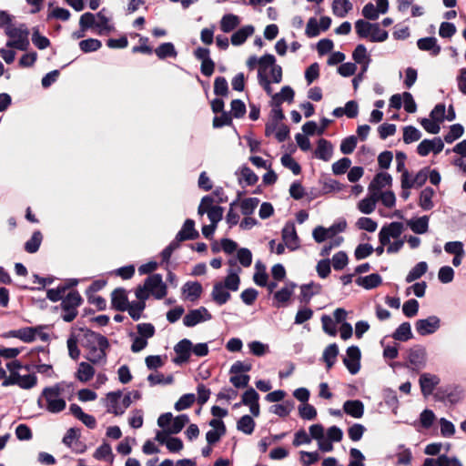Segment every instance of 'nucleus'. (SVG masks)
<instances>
[{"mask_svg":"<svg viewBox=\"0 0 466 466\" xmlns=\"http://www.w3.org/2000/svg\"><path fill=\"white\" fill-rule=\"evenodd\" d=\"M32 42L40 50L46 49L51 45L47 37L40 35L37 27L33 28Z\"/></svg>","mask_w":466,"mask_h":466,"instance_id":"obj_55","label":"nucleus"},{"mask_svg":"<svg viewBox=\"0 0 466 466\" xmlns=\"http://www.w3.org/2000/svg\"><path fill=\"white\" fill-rule=\"evenodd\" d=\"M79 26L83 32L92 27H96V15L90 12H86L80 16Z\"/></svg>","mask_w":466,"mask_h":466,"instance_id":"obj_51","label":"nucleus"},{"mask_svg":"<svg viewBox=\"0 0 466 466\" xmlns=\"http://www.w3.org/2000/svg\"><path fill=\"white\" fill-rule=\"evenodd\" d=\"M144 285L157 299H162L167 295V285L163 282L160 274L149 275L145 279Z\"/></svg>","mask_w":466,"mask_h":466,"instance_id":"obj_4","label":"nucleus"},{"mask_svg":"<svg viewBox=\"0 0 466 466\" xmlns=\"http://www.w3.org/2000/svg\"><path fill=\"white\" fill-rule=\"evenodd\" d=\"M392 338L399 341H408L413 338L410 324L409 322L401 323L392 334Z\"/></svg>","mask_w":466,"mask_h":466,"instance_id":"obj_31","label":"nucleus"},{"mask_svg":"<svg viewBox=\"0 0 466 466\" xmlns=\"http://www.w3.org/2000/svg\"><path fill=\"white\" fill-rule=\"evenodd\" d=\"M222 282H216L211 292L212 299L219 306L226 304L231 295Z\"/></svg>","mask_w":466,"mask_h":466,"instance_id":"obj_21","label":"nucleus"},{"mask_svg":"<svg viewBox=\"0 0 466 466\" xmlns=\"http://www.w3.org/2000/svg\"><path fill=\"white\" fill-rule=\"evenodd\" d=\"M122 397L121 390L111 391L106 395V407L107 412L113 413L116 416L122 415L124 413V409H121V405L119 404L120 399Z\"/></svg>","mask_w":466,"mask_h":466,"instance_id":"obj_15","label":"nucleus"},{"mask_svg":"<svg viewBox=\"0 0 466 466\" xmlns=\"http://www.w3.org/2000/svg\"><path fill=\"white\" fill-rule=\"evenodd\" d=\"M241 271L240 268H238V270L233 271L230 269L228 274L224 279L223 285L227 288V289L231 291H237L238 289L240 284V278L238 276V272Z\"/></svg>","mask_w":466,"mask_h":466,"instance_id":"obj_39","label":"nucleus"},{"mask_svg":"<svg viewBox=\"0 0 466 466\" xmlns=\"http://www.w3.org/2000/svg\"><path fill=\"white\" fill-rule=\"evenodd\" d=\"M294 90L289 86H285L281 88L279 93L272 96L273 106H280L284 101L291 103L294 99Z\"/></svg>","mask_w":466,"mask_h":466,"instance_id":"obj_27","label":"nucleus"},{"mask_svg":"<svg viewBox=\"0 0 466 466\" xmlns=\"http://www.w3.org/2000/svg\"><path fill=\"white\" fill-rule=\"evenodd\" d=\"M343 410L346 414L360 419L364 414V405L359 400H346L343 404Z\"/></svg>","mask_w":466,"mask_h":466,"instance_id":"obj_20","label":"nucleus"},{"mask_svg":"<svg viewBox=\"0 0 466 466\" xmlns=\"http://www.w3.org/2000/svg\"><path fill=\"white\" fill-rule=\"evenodd\" d=\"M444 143L441 137H437L433 139H424L417 147V152L421 157H426L432 151L434 154H439L442 151Z\"/></svg>","mask_w":466,"mask_h":466,"instance_id":"obj_10","label":"nucleus"},{"mask_svg":"<svg viewBox=\"0 0 466 466\" xmlns=\"http://www.w3.org/2000/svg\"><path fill=\"white\" fill-rule=\"evenodd\" d=\"M5 32L12 40L25 38L29 36L30 34L25 24H21L18 27L7 26Z\"/></svg>","mask_w":466,"mask_h":466,"instance_id":"obj_35","label":"nucleus"},{"mask_svg":"<svg viewBox=\"0 0 466 466\" xmlns=\"http://www.w3.org/2000/svg\"><path fill=\"white\" fill-rule=\"evenodd\" d=\"M70 286H58L56 289H50L46 292V298L52 302H57L65 298V293Z\"/></svg>","mask_w":466,"mask_h":466,"instance_id":"obj_53","label":"nucleus"},{"mask_svg":"<svg viewBox=\"0 0 466 466\" xmlns=\"http://www.w3.org/2000/svg\"><path fill=\"white\" fill-rule=\"evenodd\" d=\"M440 383V378L431 373H423L420 377V386L424 396L431 395Z\"/></svg>","mask_w":466,"mask_h":466,"instance_id":"obj_12","label":"nucleus"},{"mask_svg":"<svg viewBox=\"0 0 466 466\" xmlns=\"http://www.w3.org/2000/svg\"><path fill=\"white\" fill-rule=\"evenodd\" d=\"M94 458L96 460H107L109 458V461L113 462L114 455L112 453V449L109 443L103 442L102 445H100L96 451L94 452Z\"/></svg>","mask_w":466,"mask_h":466,"instance_id":"obj_45","label":"nucleus"},{"mask_svg":"<svg viewBox=\"0 0 466 466\" xmlns=\"http://www.w3.org/2000/svg\"><path fill=\"white\" fill-rule=\"evenodd\" d=\"M382 282L381 277L378 273H372L365 277H359L356 283L365 289H372L379 287Z\"/></svg>","mask_w":466,"mask_h":466,"instance_id":"obj_26","label":"nucleus"},{"mask_svg":"<svg viewBox=\"0 0 466 466\" xmlns=\"http://www.w3.org/2000/svg\"><path fill=\"white\" fill-rule=\"evenodd\" d=\"M44 326H36V327H25L19 329L18 339L25 343H30L35 340V336L38 333V330L43 329Z\"/></svg>","mask_w":466,"mask_h":466,"instance_id":"obj_37","label":"nucleus"},{"mask_svg":"<svg viewBox=\"0 0 466 466\" xmlns=\"http://www.w3.org/2000/svg\"><path fill=\"white\" fill-rule=\"evenodd\" d=\"M231 111L229 112L231 116L235 118H241L246 114V105L240 99H233L231 101Z\"/></svg>","mask_w":466,"mask_h":466,"instance_id":"obj_60","label":"nucleus"},{"mask_svg":"<svg viewBox=\"0 0 466 466\" xmlns=\"http://www.w3.org/2000/svg\"><path fill=\"white\" fill-rule=\"evenodd\" d=\"M348 262V255L344 251H339L332 257V266L335 270H342Z\"/></svg>","mask_w":466,"mask_h":466,"instance_id":"obj_64","label":"nucleus"},{"mask_svg":"<svg viewBox=\"0 0 466 466\" xmlns=\"http://www.w3.org/2000/svg\"><path fill=\"white\" fill-rule=\"evenodd\" d=\"M146 308V302L144 301H133L128 304V311L129 316L133 320L137 321L141 318V314Z\"/></svg>","mask_w":466,"mask_h":466,"instance_id":"obj_48","label":"nucleus"},{"mask_svg":"<svg viewBox=\"0 0 466 466\" xmlns=\"http://www.w3.org/2000/svg\"><path fill=\"white\" fill-rule=\"evenodd\" d=\"M95 375V369L93 366L87 362H81L79 364L76 378L81 382H87L89 381Z\"/></svg>","mask_w":466,"mask_h":466,"instance_id":"obj_41","label":"nucleus"},{"mask_svg":"<svg viewBox=\"0 0 466 466\" xmlns=\"http://www.w3.org/2000/svg\"><path fill=\"white\" fill-rule=\"evenodd\" d=\"M84 299L77 290L68 292L60 303V308L63 310L61 315L65 322H72L78 314V307L83 303Z\"/></svg>","mask_w":466,"mask_h":466,"instance_id":"obj_3","label":"nucleus"},{"mask_svg":"<svg viewBox=\"0 0 466 466\" xmlns=\"http://www.w3.org/2000/svg\"><path fill=\"white\" fill-rule=\"evenodd\" d=\"M421 137L419 129L412 126H408L403 128V141L405 144H410L418 141Z\"/></svg>","mask_w":466,"mask_h":466,"instance_id":"obj_50","label":"nucleus"},{"mask_svg":"<svg viewBox=\"0 0 466 466\" xmlns=\"http://www.w3.org/2000/svg\"><path fill=\"white\" fill-rule=\"evenodd\" d=\"M80 330L84 332L83 347L88 350L86 359L93 364L105 362L106 350L109 348L107 338L87 328H81Z\"/></svg>","mask_w":466,"mask_h":466,"instance_id":"obj_1","label":"nucleus"},{"mask_svg":"<svg viewBox=\"0 0 466 466\" xmlns=\"http://www.w3.org/2000/svg\"><path fill=\"white\" fill-rule=\"evenodd\" d=\"M240 174L242 177L238 179L239 184H241L242 179L248 186H253L258 181V177L247 166L241 167Z\"/></svg>","mask_w":466,"mask_h":466,"instance_id":"obj_54","label":"nucleus"},{"mask_svg":"<svg viewBox=\"0 0 466 466\" xmlns=\"http://www.w3.org/2000/svg\"><path fill=\"white\" fill-rule=\"evenodd\" d=\"M43 241V235L40 230H35L31 238L25 243V250L33 254L38 251Z\"/></svg>","mask_w":466,"mask_h":466,"instance_id":"obj_36","label":"nucleus"},{"mask_svg":"<svg viewBox=\"0 0 466 466\" xmlns=\"http://www.w3.org/2000/svg\"><path fill=\"white\" fill-rule=\"evenodd\" d=\"M419 307V302L415 299H410L404 302L402 312L407 318H412L418 314Z\"/></svg>","mask_w":466,"mask_h":466,"instance_id":"obj_62","label":"nucleus"},{"mask_svg":"<svg viewBox=\"0 0 466 466\" xmlns=\"http://www.w3.org/2000/svg\"><path fill=\"white\" fill-rule=\"evenodd\" d=\"M258 77L268 76L267 71L269 67H272L276 65V58L271 54H265L258 59Z\"/></svg>","mask_w":466,"mask_h":466,"instance_id":"obj_34","label":"nucleus"},{"mask_svg":"<svg viewBox=\"0 0 466 466\" xmlns=\"http://www.w3.org/2000/svg\"><path fill=\"white\" fill-rule=\"evenodd\" d=\"M172 421L171 427L167 429V433L177 434L183 430L186 424L188 423L189 418L187 414H181L173 418Z\"/></svg>","mask_w":466,"mask_h":466,"instance_id":"obj_43","label":"nucleus"},{"mask_svg":"<svg viewBox=\"0 0 466 466\" xmlns=\"http://www.w3.org/2000/svg\"><path fill=\"white\" fill-rule=\"evenodd\" d=\"M420 50L429 51L431 56H436L441 53V46L437 44V39L432 36L420 38L417 41Z\"/></svg>","mask_w":466,"mask_h":466,"instance_id":"obj_22","label":"nucleus"},{"mask_svg":"<svg viewBox=\"0 0 466 466\" xmlns=\"http://www.w3.org/2000/svg\"><path fill=\"white\" fill-rule=\"evenodd\" d=\"M441 327V319L439 317L432 315L427 319H418L415 322L416 331L420 336H427L436 332Z\"/></svg>","mask_w":466,"mask_h":466,"instance_id":"obj_8","label":"nucleus"},{"mask_svg":"<svg viewBox=\"0 0 466 466\" xmlns=\"http://www.w3.org/2000/svg\"><path fill=\"white\" fill-rule=\"evenodd\" d=\"M379 199V193L372 191L369 197L358 203V208L363 214H370L375 210L376 203Z\"/></svg>","mask_w":466,"mask_h":466,"instance_id":"obj_23","label":"nucleus"},{"mask_svg":"<svg viewBox=\"0 0 466 466\" xmlns=\"http://www.w3.org/2000/svg\"><path fill=\"white\" fill-rule=\"evenodd\" d=\"M352 9L350 0H333L332 11L338 17H344Z\"/></svg>","mask_w":466,"mask_h":466,"instance_id":"obj_38","label":"nucleus"},{"mask_svg":"<svg viewBox=\"0 0 466 466\" xmlns=\"http://www.w3.org/2000/svg\"><path fill=\"white\" fill-rule=\"evenodd\" d=\"M370 40L371 42H384L388 39L389 34L380 27L378 23L372 24Z\"/></svg>","mask_w":466,"mask_h":466,"instance_id":"obj_59","label":"nucleus"},{"mask_svg":"<svg viewBox=\"0 0 466 466\" xmlns=\"http://www.w3.org/2000/svg\"><path fill=\"white\" fill-rule=\"evenodd\" d=\"M214 93L216 96H228L229 90L228 81L224 76H217L214 80Z\"/></svg>","mask_w":466,"mask_h":466,"instance_id":"obj_47","label":"nucleus"},{"mask_svg":"<svg viewBox=\"0 0 466 466\" xmlns=\"http://www.w3.org/2000/svg\"><path fill=\"white\" fill-rule=\"evenodd\" d=\"M281 164L290 169L294 175H299L301 173L300 165L289 154H285L281 157Z\"/></svg>","mask_w":466,"mask_h":466,"instance_id":"obj_56","label":"nucleus"},{"mask_svg":"<svg viewBox=\"0 0 466 466\" xmlns=\"http://www.w3.org/2000/svg\"><path fill=\"white\" fill-rule=\"evenodd\" d=\"M196 400L195 394L187 393L182 395L175 403V409L177 411L190 408Z\"/></svg>","mask_w":466,"mask_h":466,"instance_id":"obj_52","label":"nucleus"},{"mask_svg":"<svg viewBox=\"0 0 466 466\" xmlns=\"http://www.w3.org/2000/svg\"><path fill=\"white\" fill-rule=\"evenodd\" d=\"M254 26L251 25H245L239 28L238 31L231 35V44L233 46H240L246 42L248 36L254 33Z\"/></svg>","mask_w":466,"mask_h":466,"instance_id":"obj_25","label":"nucleus"},{"mask_svg":"<svg viewBox=\"0 0 466 466\" xmlns=\"http://www.w3.org/2000/svg\"><path fill=\"white\" fill-rule=\"evenodd\" d=\"M346 357L343 363L352 375L357 374L360 370L361 352L358 346H350L346 350Z\"/></svg>","mask_w":466,"mask_h":466,"instance_id":"obj_6","label":"nucleus"},{"mask_svg":"<svg viewBox=\"0 0 466 466\" xmlns=\"http://www.w3.org/2000/svg\"><path fill=\"white\" fill-rule=\"evenodd\" d=\"M240 24V19L238 15L233 14H228L223 15L220 21V29L224 33H229L233 31Z\"/></svg>","mask_w":466,"mask_h":466,"instance_id":"obj_32","label":"nucleus"},{"mask_svg":"<svg viewBox=\"0 0 466 466\" xmlns=\"http://www.w3.org/2000/svg\"><path fill=\"white\" fill-rule=\"evenodd\" d=\"M352 58L357 64H363L367 61V64L370 61V58L367 55V48L364 45L360 44L356 46L352 53Z\"/></svg>","mask_w":466,"mask_h":466,"instance_id":"obj_63","label":"nucleus"},{"mask_svg":"<svg viewBox=\"0 0 466 466\" xmlns=\"http://www.w3.org/2000/svg\"><path fill=\"white\" fill-rule=\"evenodd\" d=\"M428 270V264L425 261L417 263L406 276V282L410 283L421 278Z\"/></svg>","mask_w":466,"mask_h":466,"instance_id":"obj_40","label":"nucleus"},{"mask_svg":"<svg viewBox=\"0 0 466 466\" xmlns=\"http://www.w3.org/2000/svg\"><path fill=\"white\" fill-rule=\"evenodd\" d=\"M422 466H463L457 457L440 455L437 459L426 458Z\"/></svg>","mask_w":466,"mask_h":466,"instance_id":"obj_14","label":"nucleus"},{"mask_svg":"<svg viewBox=\"0 0 466 466\" xmlns=\"http://www.w3.org/2000/svg\"><path fill=\"white\" fill-rule=\"evenodd\" d=\"M404 229L401 222H391L388 225H384L380 233L379 240L382 246L390 244V238H398Z\"/></svg>","mask_w":466,"mask_h":466,"instance_id":"obj_7","label":"nucleus"},{"mask_svg":"<svg viewBox=\"0 0 466 466\" xmlns=\"http://www.w3.org/2000/svg\"><path fill=\"white\" fill-rule=\"evenodd\" d=\"M435 192L433 188L427 187L424 189L421 190L419 198V206L423 210H431L433 207V201L432 198L434 196Z\"/></svg>","mask_w":466,"mask_h":466,"instance_id":"obj_30","label":"nucleus"},{"mask_svg":"<svg viewBox=\"0 0 466 466\" xmlns=\"http://www.w3.org/2000/svg\"><path fill=\"white\" fill-rule=\"evenodd\" d=\"M392 184V177L389 173L380 172L375 175L374 178L369 185L370 192L379 193L381 188L385 187H390Z\"/></svg>","mask_w":466,"mask_h":466,"instance_id":"obj_16","label":"nucleus"},{"mask_svg":"<svg viewBox=\"0 0 466 466\" xmlns=\"http://www.w3.org/2000/svg\"><path fill=\"white\" fill-rule=\"evenodd\" d=\"M282 239L289 248H296L297 243L299 241V237L296 232L294 223L289 222L285 225V227L282 229Z\"/></svg>","mask_w":466,"mask_h":466,"instance_id":"obj_18","label":"nucleus"},{"mask_svg":"<svg viewBox=\"0 0 466 466\" xmlns=\"http://www.w3.org/2000/svg\"><path fill=\"white\" fill-rule=\"evenodd\" d=\"M407 226L416 234H424L429 229V217L425 215L415 220H408Z\"/></svg>","mask_w":466,"mask_h":466,"instance_id":"obj_29","label":"nucleus"},{"mask_svg":"<svg viewBox=\"0 0 466 466\" xmlns=\"http://www.w3.org/2000/svg\"><path fill=\"white\" fill-rule=\"evenodd\" d=\"M155 54L159 59H166L167 57H176L177 52L175 46L171 42L162 43L155 49Z\"/></svg>","mask_w":466,"mask_h":466,"instance_id":"obj_33","label":"nucleus"},{"mask_svg":"<svg viewBox=\"0 0 466 466\" xmlns=\"http://www.w3.org/2000/svg\"><path fill=\"white\" fill-rule=\"evenodd\" d=\"M255 426L256 423L249 415H243L237 422V429L248 435L254 431Z\"/></svg>","mask_w":466,"mask_h":466,"instance_id":"obj_42","label":"nucleus"},{"mask_svg":"<svg viewBox=\"0 0 466 466\" xmlns=\"http://www.w3.org/2000/svg\"><path fill=\"white\" fill-rule=\"evenodd\" d=\"M321 291V285L311 281L309 284L300 286V295L299 299L301 303L309 304L313 296L319 294Z\"/></svg>","mask_w":466,"mask_h":466,"instance_id":"obj_13","label":"nucleus"},{"mask_svg":"<svg viewBox=\"0 0 466 466\" xmlns=\"http://www.w3.org/2000/svg\"><path fill=\"white\" fill-rule=\"evenodd\" d=\"M102 46L100 40L96 38H88L80 41L79 47L84 53H89L98 50Z\"/></svg>","mask_w":466,"mask_h":466,"instance_id":"obj_57","label":"nucleus"},{"mask_svg":"<svg viewBox=\"0 0 466 466\" xmlns=\"http://www.w3.org/2000/svg\"><path fill=\"white\" fill-rule=\"evenodd\" d=\"M174 351L176 357L173 362L177 365L186 363L189 360L192 352V342L188 339H183L175 345Z\"/></svg>","mask_w":466,"mask_h":466,"instance_id":"obj_9","label":"nucleus"},{"mask_svg":"<svg viewBox=\"0 0 466 466\" xmlns=\"http://www.w3.org/2000/svg\"><path fill=\"white\" fill-rule=\"evenodd\" d=\"M178 240H193L199 237L198 230L195 228V221L187 218L185 220L182 228L177 234Z\"/></svg>","mask_w":466,"mask_h":466,"instance_id":"obj_17","label":"nucleus"},{"mask_svg":"<svg viewBox=\"0 0 466 466\" xmlns=\"http://www.w3.org/2000/svg\"><path fill=\"white\" fill-rule=\"evenodd\" d=\"M339 347L336 343L329 344L323 351L322 360L326 363L327 370H330L337 360Z\"/></svg>","mask_w":466,"mask_h":466,"instance_id":"obj_28","label":"nucleus"},{"mask_svg":"<svg viewBox=\"0 0 466 466\" xmlns=\"http://www.w3.org/2000/svg\"><path fill=\"white\" fill-rule=\"evenodd\" d=\"M182 291L187 294V299L196 301L201 297L203 288L198 281H187L182 287Z\"/></svg>","mask_w":466,"mask_h":466,"instance_id":"obj_19","label":"nucleus"},{"mask_svg":"<svg viewBox=\"0 0 466 466\" xmlns=\"http://www.w3.org/2000/svg\"><path fill=\"white\" fill-rule=\"evenodd\" d=\"M372 24L363 19L355 22V30L360 38H370Z\"/></svg>","mask_w":466,"mask_h":466,"instance_id":"obj_44","label":"nucleus"},{"mask_svg":"<svg viewBox=\"0 0 466 466\" xmlns=\"http://www.w3.org/2000/svg\"><path fill=\"white\" fill-rule=\"evenodd\" d=\"M408 361L413 371H419L426 365V350L421 345H415L408 351Z\"/></svg>","mask_w":466,"mask_h":466,"instance_id":"obj_5","label":"nucleus"},{"mask_svg":"<svg viewBox=\"0 0 466 466\" xmlns=\"http://www.w3.org/2000/svg\"><path fill=\"white\" fill-rule=\"evenodd\" d=\"M332 144L325 138H320L318 141L315 156L321 160L329 161L332 156Z\"/></svg>","mask_w":466,"mask_h":466,"instance_id":"obj_24","label":"nucleus"},{"mask_svg":"<svg viewBox=\"0 0 466 466\" xmlns=\"http://www.w3.org/2000/svg\"><path fill=\"white\" fill-rule=\"evenodd\" d=\"M128 297L124 288H116L111 292V308L117 311H126L128 309Z\"/></svg>","mask_w":466,"mask_h":466,"instance_id":"obj_11","label":"nucleus"},{"mask_svg":"<svg viewBox=\"0 0 466 466\" xmlns=\"http://www.w3.org/2000/svg\"><path fill=\"white\" fill-rule=\"evenodd\" d=\"M464 133V127L461 124L451 126L450 131L444 136V141L448 144L452 143L460 138Z\"/></svg>","mask_w":466,"mask_h":466,"instance_id":"obj_49","label":"nucleus"},{"mask_svg":"<svg viewBox=\"0 0 466 466\" xmlns=\"http://www.w3.org/2000/svg\"><path fill=\"white\" fill-rule=\"evenodd\" d=\"M64 388L61 383H56L50 387H46L37 400V405L41 409H46L50 413H59L66 407V400L61 398Z\"/></svg>","mask_w":466,"mask_h":466,"instance_id":"obj_2","label":"nucleus"},{"mask_svg":"<svg viewBox=\"0 0 466 466\" xmlns=\"http://www.w3.org/2000/svg\"><path fill=\"white\" fill-rule=\"evenodd\" d=\"M293 408V401H286L283 404H275L270 407V411L274 414L284 418L287 417Z\"/></svg>","mask_w":466,"mask_h":466,"instance_id":"obj_58","label":"nucleus"},{"mask_svg":"<svg viewBox=\"0 0 466 466\" xmlns=\"http://www.w3.org/2000/svg\"><path fill=\"white\" fill-rule=\"evenodd\" d=\"M201 321H203V315L199 309L189 310L183 319V323L187 327H194Z\"/></svg>","mask_w":466,"mask_h":466,"instance_id":"obj_46","label":"nucleus"},{"mask_svg":"<svg viewBox=\"0 0 466 466\" xmlns=\"http://www.w3.org/2000/svg\"><path fill=\"white\" fill-rule=\"evenodd\" d=\"M258 203L259 199L257 198H245L242 200L240 205L242 214L245 216L251 215L255 208L258 207Z\"/></svg>","mask_w":466,"mask_h":466,"instance_id":"obj_61","label":"nucleus"}]
</instances>
